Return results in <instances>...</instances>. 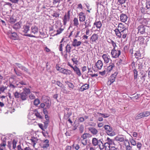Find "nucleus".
<instances>
[{"label":"nucleus","mask_w":150,"mask_h":150,"mask_svg":"<svg viewBox=\"0 0 150 150\" xmlns=\"http://www.w3.org/2000/svg\"><path fill=\"white\" fill-rule=\"evenodd\" d=\"M91 135L89 133H84L81 136V138H82L83 139H85L87 137H90Z\"/></svg>","instance_id":"nucleus-35"},{"label":"nucleus","mask_w":150,"mask_h":150,"mask_svg":"<svg viewBox=\"0 0 150 150\" xmlns=\"http://www.w3.org/2000/svg\"><path fill=\"white\" fill-rule=\"evenodd\" d=\"M49 141L47 139L43 141V143L42 145H41V147L45 149H47L49 146Z\"/></svg>","instance_id":"nucleus-6"},{"label":"nucleus","mask_w":150,"mask_h":150,"mask_svg":"<svg viewBox=\"0 0 150 150\" xmlns=\"http://www.w3.org/2000/svg\"><path fill=\"white\" fill-rule=\"evenodd\" d=\"M60 72L66 75H70L71 73V71L64 68H61V69L60 70Z\"/></svg>","instance_id":"nucleus-9"},{"label":"nucleus","mask_w":150,"mask_h":150,"mask_svg":"<svg viewBox=\"0 0 150 150\" xmlns=\"http://www.w3.org/2000/svg\"><path fill=\"white\" fill-rule=\"evenodd\" d=\"M71 47L70 45L69 44H67L65 47V50L64 52L70 53L71 52Z\"/></svg>","instance_id":"nucleus-26"},{"label":"nucleus","mask_w":150,"mask_h":150,"mask_svg":"<svg viewBox=\"0 0 150 150\" xmlns=\"http://www.w3.org/2000/svg\"><path fill=\"white\" fill-rule=\"evenodd\" d=\"M115 139L116 140L119 141L120 142H122L125 141V140H127L126 139L125 136H123L119 135L115 137Z\"/></svg>","instance_id":"nucleus-10"},{"label":"nucleus","mask_w":150,"mask_h":150,"mask_svg":"<svg viewBox=\"0 0 150 150\" xmlns=\"http://www.w3.org/2000/svg\"><path fill=\"white\" fill-rule=\"evenodd\" d=\"M30 27L29 26L26 24L23 26V32L25 33H27L29 30Z\"/></svg>","instance_id":"nucleus-28"},{"label":"nucleus","mask_w":150,"mask_h":150,"mask_svg":"<svg viewBox=\"0 0 150 150\" xmlns=\"http://www.w3.org/2000/svg\"><path fill=\"white\" fill-rule=\"evenodd\" d=\"M44 103L45 104L46 107L49 109L50 108L51 105V101L50 100L48 99H46Z\"/></svg>","instance_id":"nucleus-25"},{"label":"nucleus","mask_w":150,"mask_h":150,"mask_svg":"<svg viewBox=\"0 0 150 150\" xmlns=\"http://www.w3.org/2000/svg\"><path fill=\"white\" fill-rule=\"evenodd\" d=\"M144 117H147L150 115V112L145 111L142 112Z\"/></svg>","instance_id":"nucleus-49"},{"label":"nucleus","mask_w":150,"mask_h":150,"mask_svg":"<svg viewBox=\"0 0 150 150\" xmlns=\"http://www.w3.org/2000/svg\"><path fill=\"white\" fill-rule=\"evenodd\" d=\"M74 25V26L77 27L79 24L78 19L77 18H75L73 20Z\"/></svg>","instance_id":"nucleus-36"},{"label":"nucleus","mask_w":150,"mask_h":150,"mask_svg":"<svg viewBox=\"0 0 150 150\" xmlns=\"http://www.w3.org/2000/svg\"><path fill=\"white\" fill-rule=\"evenodd\" d=\"M113 143V141L111 139L108 142H106L104 144V147L106 149L107 148V146L106 145L107 144H108L109 145H111Z\"/></svg>","instance_id":"nucleus-40"},{"label":"nucleus","mask_w":150,"mask_h":150,"mask_svg":"<svg viewBox=\"0 0 150 150\" xmlns=\"http://www.w3.org/2000/svg\"><path fill=\"white\" fill-rule=\"evenodd\" d=\"M109 64L110 65L108 67L106 70L108 73L113 68L115 67V65L113 63L111 62Z\"/></svg>","instance_id":"nucleus-20"},{"label":"nucleus","mask_w":150,"mask_h":150,"mask_svg":"<svg viewBox=\"0 0 150 150\" xmlns=\"http://www.w3.org/2000/svg\"><path fill=\"white\" fill-rule=\"evenodd\" d=\"M98 38V36L97 34H93L90 40L91 41L93 42H95Z\"/></svg>","instance_id":"nucleus-23"},{"label":"nucleus","mask_w":150,"mask_h":150,"mask_svg":"<svg viewBox=\"0 0 150 150\" xmlns=\"http://www.w3.org/2000/svg\"><path fill=\"white\" fill-rule=\"evenodd\" d=\"M127 16L126 14L122 13L120 16V21L123 22H125L127 21Z\"/></svg>","instance_id":"nucleus-13"},{"label":"nucleus","mask_w":150,"mask_h":150,"mask_svg":"<svg viewBox=\"0 0 150 150\" xmlns=\"http://www.w3.org/2000/svg\"><path fill=\"white\" fill-rule=\"evenodd\" d=\"M65 42V41H64L63 43H60V44L59 47V50L61 52V54L62 55H63L62 47L64 46V44Z\"/></svg>","instance_id":"nucleus-29"},{"label":"nucleus","mask_w":150,"mask_h":150,"mask_svg":"<svg viewBox=\"0 0 150 150\" xmlns=\"http://www.w3.org/2000/svg\"><path fill=\"white\" fill-rule=\"evenodd\" d=\"M65 83L68 86V87L70 88V90H71V88L72 89L74 88V86L72 83L68 81H65Z\"/></svg>","instance_id":"nucleus-30"},{"label":"nucleus","mask_w":150,"mask_h":150,"mask_svg":"<svg viewBox=\"0 0 150 150\" xmlns=\"http://www.w3.org/2000/svg\"><path fill=\"white\" fill-rule=\"evenodd\" d=\"M15 64L18 67L23 70H24V71L28 72V69L26 68L24 66L18 63H15Z\"/></svg>","instance_id":"nucleus-16"},{"label":"nucleus","mask_w":150,"mask_h":150,"mask_svg":"<svg viewBox=\"0 0 150 150\" xmlns=\"http://www.w3.org/2000/svg\"><path fill=\"white\" fill-rule=\"evenodd\" d=\"M13 149H15L16 147V144L17 142L15 140H13Z\"/></svg>","instance_id":"nucleus-54"},{"label":"nucleus","mask_w":150,"mask_h":150,"mask_svg":"<svg viewBox=\"0 0 150 150\" xmlns=\"http://www.w3.org/2000/svg\"><path fill=\"white\" fill-rule=\"evenodd\" d=\"M147 74L143 70H141L139 71V77L140 79L143 82L145 80V78L146 77Z\"/></svg>","instance_id":"nucleus-4"},{"label":"nucleus","mask_w":150,"mask_h":150,"mask_svg":"<svg viewBox=\"0 0 150 150\" xmlns=\"http://www.w3.org/2000/svg\"><path fill=\"white\" fill-rule=\"evenodd\" d=\"M146 26L143 25H140L137 28L138 33H140L141 34H143L145 33Z\"/></svg>","instance_id":"nucleus-7"},{"label":"nucleus","mask_w":150,"mask_h":150,"mask_svg":"<svg viewBox=\"0 0 150 150\" xmlns=\"http://www.w3.org/2000/svg\"><path fill=\"white\" fill-rule=\"evenodd\" d=\"M133 72L134 73V79L136 80L137 79H138V74L137 70L136 69H134L133 70Z\"/></svg>","instance_id":"nucleus-33"},{"label":"nucleus","mask_w":150,"mask_h":150,"mask_svg":"<svg viewBox=\"0 0 150 150\" xmlns=\"http://www.w3.org/2000/svg\"><path fill=\"white\" fill-rule=\"evenodd\" d=\"M126 1L127 0H118V2L120 4L122 5L125 3Z\"/></svg>","instance_id":"nucleus-59"},{"label":"nucleus","mask_w":150,"mask_h":150,"mask_svg":"<svg viewBox=\"0 0 150 150\" xmlns=\"http://www.w3.org/2000/svg\"><path fill=\"white\" fill-rule=\"evenodd\" d=\"M142 144L141 143L138 142L137 144V148H138L139 149H140L141 147H142Z\"/></svg>","instance_id":"nucleus-61"},{"label":"nucleus","mask_w":150,"mask_h":150,"mask_svg":"<svg viewBox=\"0 0 150 150\" xmlns=\"http://www.w3.org/2000/svg\"><path fill=\"white\" fill-rule=\"evenodd\" d=\"M93 25H96V27L99 28H100L102 26V24L101 22L100 21H98V22H95Z\"/></svg>","instance_id":"nucleus-31"},{"label":"nucleus","mask_w":150,"mask_h":150,"mask_svg":"<svg viewBox=\"0 0 150 150\" xmlns=\"http://www.w3.org/2000/svg\"><path fill=\"white\" fill-rule=\"evenodd\" d=\"M129 141L130 142L132 145L133 146H135L136 145V141L132 139H129Z\"/></svg>","instance_id":"nucleus-52"},{"label":"nucleus","mask_w":150,"mask_h":150,"mask_svg":"<svg viewBox=\"0 0 150 150\" xmlns=\"http://www.w3.org/2000/svg\"><path fill=\"white\" fill-rule=\"evenodd\" d=\"M22 24V22L21 21L16 23L13 26V29L16 30H17L18 29H20L21 28V25Z\"/></svg>","instance_id":"nucleus-21"},{"label":"nucleus","mask_w":150,"mask_h":150,"mask_svg":"<svg viewBox=\"0 0 150 150\" xmlns=\"http://www.w3.org/2000/svg\"><path fill=\"white\" fill-rule=\"evenodd\" d=\"M70 17V11H68L67 13H65L64 16L63 22V24L66 25L67 21H69Z\"/></svg>","instance_id":"nucleus-3"},{"label":"nucleus","mask_w":150,"mask_h":150,"mask_svg":"<svg viewBox=\"0 0 150 150\" xmlns=\"http://www.w3.org/2000/svg\"><path fill=\"white\" fill-rule=\"evenodd\" d=\"M105 129L106 131L107 134L111 136H112L115 135L114 132L112 131V128L108 125H105L104 126Z\"/></svg>","instance_id":"nucleus-2"},{"label":"nucleus","mask_w":150,"mask_h":150,"mask_svg":"<svg viewBox=\"0 0 150 150\" xmlns=\"http://www.w3.org/2000/svg\"><path fill=\"white\" fill-rule=\"evenodd\" d=\"M108 42L109 43H111L113 47L117 46L116 43L112 40L109 39L108 40Z\"/></svg>","instance_id":"nucleus-42"},{"label":"nucleus","mask_w":150,"mask_h":150,"mask_svg":"<svg viewBox=\"0 0 150 150\" xmlns=\"http://www.w3.org/2000/svg\"><path fill=\"white\" fill-rule=\"evenodd\" d=\"M66 113H64V116L66 119L69 118L72 114L71 109L69 108H64Z\"/></svg>","instance_id":"nucleus-5"},{"label":"nucleus","mask_w":150,"mask_h":150,"mask_svg":"<svg viewBox=\"0 0 150 150\" xmlns=\"http://www.w3.org/2000/svg\"><path fill=\"white\" fill-rule=\"evenodd\" d=\"M116 35L119 38H120L121 37V33L120 32V30L119 29H116L115 30Z\"/></svg>","instance_id":"nucleus-32"},{"label":"nucleus","mask_w":150,"mask_h":150,"mask_svg":"<svg viewBox=\"0 0 150 150\" xmlns=\"http://www.w3.org/2000/svg\"><path fill=\"white\" fill-rule=\"evenodd\" d=\"M14 96L16 98H19L20 99L21 93L16 91L14 93Z\"/></svg>","instance_id":"nucleus-39"},{"label":"nucleus","mask_w":150,"mask_h":150,"mask_svg":"<svg viewBox=\"0 0 150 150\" xmlns=\"http://www.w3.org/2000/svg\"><path fill=\"white\" fill-rule=\"evenodd\" d=\"M95 65L98 69H100L103 66V63L101 61L98 60L96 63Z\"/></svg>","instance_id":"nucleus-19"},{"label":"nucleus","mask_w":150,"mask_h":150,"mask_svg":"<svg viewBox=\"0 0 150 150\" xmlns=\"http://www.w3.org/2000/svg\"><path fill=\"white\" fill-rule=\"evenodd\" d=\"M98 114L102 116L104 118L108 117L109 116L108 114L101 113H98Z\"/></svg>","instance_id":"nucleus-55"},{"label":"nucleus","mask_w":150,"mask_h":150,"mask_svg":"<svg viewBox=\"0 0 150 150\" xmlns=\"http://www.w3.org/2000/svg\"><path fill=\"white\" fill-rule=\"evenodd\" d=\"M124 25H123L122 23H120L119 24L118 26V29L120 30H121L122 29H123L124 28Z\"/></svg>","instance_id":"nucleus-47"},{"label":"nucleus","mask_w":150,"mask_h":150,"mask_svg":"<svg viewBox=\"0 0 150 150\" xmlns=\"http://www.w3.org/2000/svg\"><path fill=\"white\" fill-rule=\"evenodd\" d=\"M31 32L35 34L38 33V27L36 25L33 26L31 28Z\"/></svg>","instance_id":"nucleus-22"},{"label":"nucleus","mask_w":150,"mask_h":150,"mask_svg":"<svg viewBox=\"0 0 150 150\" xmlns=\"http://www.w3.org/2000/svg\"><path fill=\"white\" fill-rule=\"evenodd\" d=\"M126 150H132V147L130 146L129 142L128 139L125 140L124 141Z\"/></svg>","instance_id":"nucleus-17"},{"label":"nucleus","mask_w":150,"mask_h":150,"mask_svg":"<svg viewBox=\"0 0 150 150\" xmlns=\"http://www.w3.org/2000/svg\"><path fill=\"white\" fill-rule=\"evenodd\" d=\"M148 22L147 19L146 18H143L142 22V24L147 25Z\"/></svg>","instance_id":"nucleus-57"},{"label":"nucleus","mask_w":150,"mask_h":150,"mask_svg":"<svg viewBox=\"0 0 150 150\" xmlns=\"http://www.w3.org/2000/svg\"><path fill=\"white\" fill-rule=\"evenodd\" d=\"M144 117L143 115L142 112L139 114L138 115L136 116L135 118L136 120H138Z\"/></svg>","instance_id":"nucleus-37"},{"label":"nucleus","mask_w":150,"mask_h":150,"mask_svg":"<svg viewBox=\"0 0 150 150\" xmlns=\"http://www.w3.org/2000/svg\"><path fill=\"white\" fill-rule=\"evenodd\" d=\"M118 73L117 72H115L113 74H112L110 76L111 78L115 79Z\"/></svg>","instance_id":"nucleus-51"},{"label":"nucleus","mask_w":150,"mask_h":150,"mask_svg":"<svg viewBox=\"0 0 150 150\" xmlns=\"http://www.w3.org/2000/svg\"><path fill=\"white\" fill-rule=\"evenodd\" d=\"M47 108L46 107L44 108L43 109V112L45 115L48 114V112L47 110Z\"/></svg>","instance_id":"nucleus-58"},{"label":"nucleus","mask_w":150,"mask_h":150,"mask_svg":"<svg viewBox=\"0 0 150 150\" xmlns=\"http://www.w3.org/2000/svg\"><path fill=\"white\" fill-rule=\"evenodd\" d=\"M73 69L74 71L76 72V74L78 76H81V73L80 70L75 65Z\"/></svg>","instance_id":"nucleus-18"},{"label":"nucleus","mask_w":150,"mask_h":150,"mask_svg":"<svg viewBox=\"0 0 150 150\" xmlns=\"http://www.w3.org/2000/svg\"><path fill=\"white\" fill-rule=\"evenodd\" d=\"M88 129L93 135H96L98 132V130L93 127H89Z\"/></svg>","instance_id":"nucleus-14"},{"label":"nucleus","mask_w":150,"mask_h":150,"mask_svg":"<svg viewBox=\"0 0 150 150\" xmlns=\"http://www.w3.org/2000/svg\"><path fill=\"white\" fill-rule=\"evenodd\" d=\"M102 141L103 139H100L99 140H98V145L99 146H101V144L102 145V146H104V144L103 142Z\"/></svg>","instance_id":"nucleus-46"},{"label":"nucleus","mask_w":150,"mask_h":150,"mask_svg":"<svg viewBox=\"0 0 150 150\" xmlns=\"http://www.w3.org/2000/svg\"><path fill=\"white\" fill-rule=\"evenodd\" d=\"M121 51L120 50H118L114 52H111V54L112 57L114 58H116L119 57L120 55Z\"/></svg>","instance_id":"nucleus-8"},{"label":"nucleus","mask_w":150,"mask_h":150,"mask_svg":"<svg viewBox=\"0 0 150 150\" xmlns=\"http://www.w3.org/2000/svg\"><path fill=\"white\" fill-rule=\"evenodd\" d=\"M89 85L87 84H85L82 85L80 88V91H83L89 88Z\"/></svg>","instance_id":"nucleus-24"},{"label":"nucleus","mask_w":150,"mask_h":150,"mask_svg":"<svg viewBox=\"0 0 150 150\" xmlns=\"http://www.w3.org/2000/svg\"><path fill=\"white\" fill-rule=\"evenodd\" d=\"M30 93L29 88H25L23 89V91L21 93L20 99L22 101L25 100L28 98V95Z\"/></svg>","instance_id":"nucleus-1"},{"label":"nucleus","mask_w":150,"mask_h":150,"mask_svg":"<svg viewBox=\"0 0 150 150\" xmlns=\"http://www.w3.org/2000/svg\"><path fill=\"white\" fill-rule=\"evenodd\" d=\"M91 21L89 19L88 20H86L84 22L85 25V28H88V27H91Z\"/></svg>","instance_id":"nucleus-27"},{"label":"nucleus","mask_w":150,"mask_h":150,"mask_svg":"<svg viewBox=\"0 0 150 150\" xmlns=\"http://www.w3.org/2000/svg\"><path fill=\"white\" fill-rule=\"evenodd\" d=\"M59 13H58L57 12H54L52 14V16L54 17H55L56 18H57L59 17Z\"/></svg>","instance_id":"nucleus-50"},{"label":"nucleus","mask_w":150,"mask_h":150,"mask_svg":"<svg viewBox=\"0 0 150 150\" xmlns=\"http://www.w3.org/2000/svg\"><path fill=\"white\" fill-rule=\"evenodd\" d=\"M64 29L62 28H59V30H57V34H60L63 30Z\"/></svg>","instance_id":"nucleus-62"},{"label":"nucleus","mask_w":150,"mask_h":150,"mask_svg":"<svg viewBox=\"0 0 150 150\" xmlns=\"http://www.w3.org/2000/svg\"><path fill=\"white\" fill-rule=\"evenodd\" d=\"M9 38L13 40H16L18 39V36L17 34L15 32L11 33V35H9Z\"/></svg>","instance_id":"nucleus-12"},{"label":"nucleus","mask_w":150,"mask_h":150,"mask_svg":"<svg viewBox=\"0 0 150 150\" xmlns=\"http://www.w3.org/2000/svg\"><path fill=\"white\" fill-rule=\"evenodd\" d=\"M79 132L80 133H83L84 131V127L83 125H81L79 127Z\"/></svg>","instance_id":"nucleus-44"},{"label":"nucleus","mask_w":150,"mask_h":150,"mask_svg":"<svg viewBox=\"0 0 150 150\" xmlns=\"http://www.w3.org/2000/svg\"><path fill=\"white\" fill-rule=\"evenodd\" d=\"M36 139V138L35 137L32 138V139H30V140L31 141L32 143L33 144V146L34 147H35V145L37 142V141L35 140Z\"/></svg>","instance_id":"nucleus-38"},{"label":"nucleus","mask_w":150,"mask_h":150,"mask_svg":"<svg viewBox=\"0 0 150 150\" xmlns=\"http://www.w3.org/2000/svg\"><path fill=\"white\" fill-rule=\"evenodd\" d=\"M40 103V100L38 99H36L34 101V104L36 106H37Z\"/></svg>","instance_id":"nucleus-48"},{"label":"nucleus","mask_w":150,"mask_h":150,"mask_svg":"<svg viewBox=\"0 0 150 150\" xmlns=\"http://www.w3.org/2000/svg\"><path fill=\"white\" fill-rule=\"evenodd\" d=\"M84 118L83 117H80L79 119V121L80 122H83L84 121Z\"/></svg>","instance_id":"nucleus-64"},{"label":"nucleus","mask_w":150,"mask_h":150,"mask_svg":"<svg viewBox=\"0 0 150 150\" xmlns=\"http://www.w3.org/2000/svg\"><path fill=\"white\" fill-rule=\"evenodd\" d=\"M8 21L11 23L13 24L16 21V20L11 17L10 18V19L8 20Z\"/></svg>","instance_id":"nucleus-41"},{"label":"nucleus","mask_w":150,"mask_h":150,"mask_svg":"<svg viewBox=\"0 0 150 150\" xmlns=\"http://www.w3.org/2000/svg\"><path fill=\"white\" fill-rule=\"evenodd\" d=\"M35 115L37 117L39 118L40 119H42L43 118V117L40 115V113L39 112L35 113Z\"/></svg>","instance_id":"nucleus-43"},{"label":"nucleus","mask_w":150,"mask_h":150,"mask_svg":"<svg viewBox=\"0 0 150 150\" xmlns=\"http://www.w3.org/2000/svg\"><path fill=\"white\" fill-rule=\"evenodd\" d=\"M60 87H62L63 86L62 83L59 81H57L56 82V84Z\"/></svg>","instance_id":"nucleus-56"},{"label":"nucleus","mask_w":150,"mask_h":150,"mask_svg":"<svg viewBox=\"0 0 150 150\" xmlns=\"http://www.w3.org/2000/svg\"><path fill=\"white\" fill-rule=\"evenodd\" d=\"M38 125L42 130L43 131H45V129L44 128L43 125L42 124L39 123Z\"/></svg>","instance_id":"nucleus-63"},{"label":"nucleus","mask_w":150,"mask_h":150,"mask_svg":"<svg viewBox=\"0 0 150 150\" xmlns=\"http://www.w3.org/2000/svg\"><path fill=\"white\" fill-rule=\"evenodd\" d=\"M134 55L136 58L138 59L141 57V55L139 52L137 51L136 53L134 54Z\"/></svg>","instance_id":"nucleus-45"},{"label":"nucleus","mask_w":150,"mask_h":150,"mask_svg":"<svg viewBox=\"0 0 150 150\" xmlns=\"http://www.w3.org/2000/svg\"><path fill=\"white\" fill-rule=\"evenodd\" d=\"M50 122L49 121H48V120H47V121H45V122H44V127L45 129H47V127H48V124Z\"/></svg>","instance_id":"nucleus-53"},{"label":"nucleus","mask_w":150,"mask_h":150,"mask_svg":"<svg viewBox=\"0 0 150 150\" xmlns=\"http://www.w3.org/2000/svg\"><path fill=\"white\" fill-rule=\"evenodd\" d=\"M146 7L147 8V9L150 8V1L146 2Z\"/></svg>","instance_id":"nucleus-60"},{"label":"nucleus","mask_w":150,"mask_h":150,"mask_svg":"<svg viewBox=\"0 0 150 150\" xmlns=\"http://www.w3.org/2000/svg\"><path fill=\"white\" fill-rule=\"evenodd\" d=\"M98 140L96 138H93L92 139V144L94 146H96L98 144Z\"/></svg>","instance_id":"nucleus-34"},{"label":"nucleus","mask_w":150,"mask_h":150,"mask_svg":"<svg viewBox=\"0 0 150 150\" xmlns=\"http://www.w3.org/2000/svg\"><path fill=\"white\" fill-rule=\"evenodd\" d=\"M79 20L80 22H83L85 20L86 17L85 16L84 13L83 12L80 13L79 14Z\"/></svg>","instance_id":"nucleus-11"},{"label":"nucleus","mask_w":150,"mask_h":150,"mask_svg":"<svg viewBox=\"0 0 150 150\" xmlns=\"http://www.w3.org/2000/svg\"><path fill=\"white\" fill-rule=\"evenodd\" d=\"M102 58L104 60L105 63H108L110 59L109 56L106 54H104L102 55Z\"/></svg>","instance_id":"nucleus-15"}]
</instances>
